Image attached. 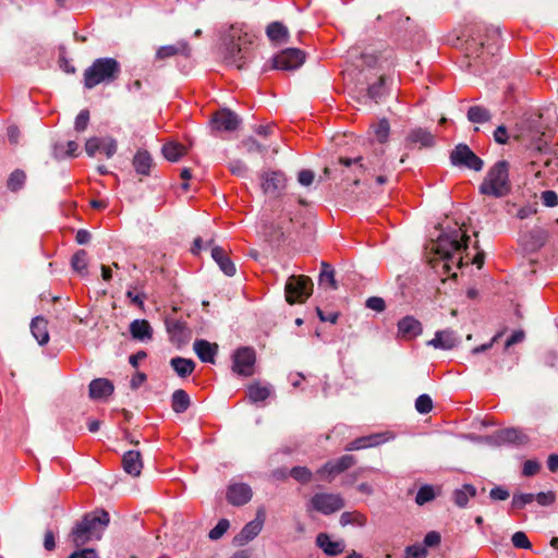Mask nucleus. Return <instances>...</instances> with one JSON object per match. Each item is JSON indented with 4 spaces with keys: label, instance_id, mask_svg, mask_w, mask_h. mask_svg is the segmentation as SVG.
<instances>
[{
    "label": "nucleus",
    "instance_id": "nucleus-1",
    "mask_svg": "<svg viewBox=\"0 0 558 558\" xmlns=\"http://www.w3.org/2000/svg\"><path fill=\"white\" fill-rule=\"evenodd\" d=\"M253 41L254 35L246 31L244 24L235 23L223 28L221 43L225 62L242 70L250 59V46Z\"/></svg>",
    "mask_w": 558,
    "mask_h": 558
},
{
    "label": "nucleus",
    "instance_id": "nucleus-2",
    "mask_svg": "<svg viewBox=\"0 0 558 558\" xmlns=\"http://www.w3.org/2000/svg\"><path fill=\"white\" fill-rule=\"evenodd\" d=\"M109 523V514L106 511L88 513L78 521L69 537L76 547L84 546L93 539H99L105 527Z\"/></svg>",
    "mask_w": 558,
    "mask_h": 558
},
{
    "label": "nucleus",
    "instance_id": "nucleus-3",
    "mask_svg": "<svg viewBox=\"0 0 558 558\" xmlns=\"http://www.w3.org/2000/svg\"><path fill=\"white\" fill-rule=\"evenodd\" d=\"M509 162L506 160L497 161L487 172L485 179L480 185V192L483 195L496 198L508 195L511 191L509 180Z\"/></svg>",
    "mask_w": 558,
    "mask_h": 558
},
{
    "label": "nucleus",
    "instance_id": "nucleus-4",
    "mask_svg": "<svg viewBox=\"0 0 558 558\" xmlns=\"http://www.w3.org/2000/svg\"><path fill=\"white\" fill-rule=\"evenodd\" d=\"M120 73V64L113 58L96 59L84 71V86L88 89L99 84L112 83Z\"/></svg>",
    "mask_w": 558,
    "mask_h": 558
},
{
    "label": "nucleus",
    "instance_id": "nucleus-5",
    "mask_svg": "<svg viewBox=\"0 0 558 558\" xmlns=\"http://www.w3.org/2000/svg\"><path fill=\"white\" fill-rule=\"evenodd\" d=\"M470 236L465 233L459 235L458 231L454 234L440 235L432 250L440 258L446 260L444 268L449 271V262H453L454 255L468 247Z\"/></svg>",
    "mask_w": 558,
    "mask_h": 558
},
{
    "label": "nucleus",
    "instance_id": "nucleus-6",
    "mask_svg": "<svg viewBox=\"0 0 558 558\" xmlns=\"http://www.w3.org/2000/svg\"><path fill=\"white\" fill-rule=\"evenodd\" d=\"M520 134L518 137L529 138L538 150L547 146V141L543 137L547 126L543 122V114L539 112H532L524 116L519 124Z\"/></svg>",
    "mask_w": 558,
    "mask_h": 558
},
{
    "label": "nucleus",
    "instance_id": "nucleus-7",
    "mask_svg": "<svg viewBox=\"0 0 558 558\" xmlns=\"http://www.w3.org/2000/svg\"><path fill=\"white\" fill-rule=\"evenodd\" d=\"M286 300L289 304L304 303L313 292V281L307 276L292 275L286 283Z\"/></svg>",
    "mask_w": 558,
    "mask_h": 558
},
{
    "label": "nucleus",
    "instance_id": "nucleus-8",
    "mask_svg": "<svg viewBox=\"0 0 558 558\" xmlns=\"http://www.w3.org/2000/svg\"><path fill=\"white\" fill-rule=\"evenodd\" d=\"M344 499L340 494L317 493L310 500L311 509L325 515L332 514L344 508Z\"/></svg>",
    "mask_w": 558,
    "mask_h": 558
},
{
    "label": "nucleus",
    "instance_id": "nucleus-9",
    "mask_svg": "<svg viewBox=\"0 0 558 558\" xmlns=\"http://www.w3.org/2000/svg\"><path fill=\"white\" fill-rule=\"evenodd\" d=\"M361 159L356 158H339L338 162L333 165V179L341 181H352L353 184H359L362 179H365L366 173H360L356 166Z\"/></svg>",
    "mask_w": 558,
    "mask_h": 558
},
{
    "label": "nucleus",
    "instance_id": "nucleus-10",
    "mask_svg": "<svg viewBox=\"0 0 558 558\" xmlns=\"http://www.w3.org/2000/svg\"><path fill=\"white\" fill-rule=\"evenodd\" d=\"M450 161L453 166L465 167L474 171L483 168V160L477 157L465 144H459L450 154Z\"/></svg>",
    "mask_w": 558,
    "mask_h": 558
},
{
    "label": "nucleus",
    "instance_id": "nucleus-11",
    "mask_svg": "<svg viewBox=\"0 0 558 558\" xmlns=\"http://www.w3.org/2000/svg\"><path fill=\"white\" fill-rule=\"evenodd\" d=\"M384 155L385 149L380 147L375 148L367 156L357 157L361 161L356 166V169L360 173H366L367 177H374L377 172H384L386 167Z\"/></svg>",
    "mask_w": 558,
    "mask_h": 558
},
{
    "label": "nucleus",
    "instance_id": "nucleus-12",
    "mask_svg": "<svg viewBox=\"0 0 558 558\" xmlns=\"http://www.w3.org/2000/svg\"><path fill=\"white\" fill-rule=\"evenodd\" d=\"M305 54L298 48H288L275 56L272 68L277 70L292 71L303 64Z\"/></svg>",
    "mask_w": 558,
    "mask_h": 558
},
{
    "label": "nucleus",
    "instance_id": "nucleus-13",
    "mask_svg": "<svg viewBox=\"0 0 558 558\" xmlns=\"http://www.w3.org/2000/svg\"><path fill=\"white\" fill-rule=\"evenodd\" d=\"M356 460L353 456L345 454L341 458L326 462L317 470V475L327 482H331L336 475L347 471L355 464Z\"/></svg>",
    "mask_w": 558,
    "mask_h": 558
},
{
    "label": "nucleus",
    "instance_id": "nucleus-14",
    "mask_svg": "<svg viewBox=\"0 0 558 558\" xmlns=\"http://www.w3.org/2000/svg\"><path fill=\"white\" fill-rule=\"evenodd\" d=\"M265 522V510L263 508L257 509L256 518L246 523L243 529L233 538L235 546H244L248 542L253 541L262 531Z\"/></svg>",
    "mask_w": 558,
    "mask_h": 558
},
{
    "label": "nucleus",
    "instance_id": "nucleus-15",
    "mask_svg": "<svg viewBox=\"0 0 558 558\" xmlns=\"http://www.w3.org/2000/svg\"><path fill=\"white\" fill-rule=\"evenodd\" d=\"M256 361L255 351L251 348H241L233 354L232 369L241 376H252Z\"/></svg>",
    "mask_w": 558,
    "mask_h": 558
},
{
    "label": "nucleus",
    "instance_id": "nucleus-16",
    "mask_svg": "<svg viewBox=\"0 0 558 558\" xmlns=\"http://www.w3.org/2000/svg\"><path fill=\"white\" fill-rule=\"evenodd\" d=\"M420 148H428L435 145V135L423 128L411 130L405 137V147L409 149L417 146Z\"/></svg>",
    "mask_w": 558,
    "mask_h": 558
},
{
    "label": "nucleus",
    "instance_id": "nucleus-17",
    "mask_svg": "<svg viewBox=\"0 0 558 558\" xmlns=\"http://www.w3.org/2000/svg\"><path fill=\"white\" fill-rule=\"evenodd\" d=\"M239 124V117L229 109L217 111L211 119L213 129L217 131L231 132L236 130Z\"/></svg>",
    "mask_w": 558,
    "mask_h": 558
},
{
    "label": "nucleus",
    "instance_id": "nucleus-18",
    "mask_svg": "<svg viewBox=\"0 0 558 558\" xmlns=\"http://www.w3.org/2000/svg\"><path fill=\"white\" fill-rule=\"evenodd\" d=\"M252 496V488L244 483L230 484L227 489V500L236 507L246 505Z\"/></svg>",
    "mask_w": 558,
    "mask_h": 558
},
{
    "label": "nucleus",
    "instance_id": "nucleus-19",
    "mask_svg": "<svg viewBox=\"0 0 558 558\" xmlns=\"http://www.w3.org/2000/svg\"><path fill=\"white\" fill-rule=\"evenodd\" d=\"M260 186L265 194L277 195L286 186L284 174L280 171L265 172L260 177Z\"/></svg>",
    "mask_w": 558,
    "mask_h": 558
},
{
    "label": "nucleus",
    "instance_id": "nucleus-20",
    "mask_svg": "<svg viewBox=\"0 0 558 558\" xmlns=\"http://www.w3.org/2000/svg\"><path fill=\"white\" fill-rule=\"evenodd\" d=\"M498 444H511L515 446H525L530 439L529 436L521 429L509 427L498 430L495 434Z\"/></svg>",
    "mask_w": 558,
    "mask_h": 558
},
{
    "label": "nucleus",
    "instance_id": "nucleus-21",
    "mask_svg": "<svg viewBox=\"0 0 558 558\" xmlns=\"http://www.w3.org/2000/svg\"><path fill=\"white\" fill-rule=\"evenodd\" d=\"M392 436L389 433L384 434H373L368 436H363L354 439L345 446V450L355 451L360 449L371 448L378 446L387 440L391 439Z\"/></svg>",
    "mask_w": 558,
    "mask_h": 558
},
{
    "label": "nucleus",
    "instance_id": "nucleus-22",
    "mask_svg": "<svg viewBox=\"0 0 558 558\" xmlns=\"http://www.w3.org/2000/svg\"><path fill=\"white\" fill-rule=\"evenodd\" d=\"M422 331V324L413 316H405L398 323V335L403 339H413Z\"/></svg>",
    "mask_w": 558,
    "mask_h": 558
},
{
    "label": "nucleus",
    "instance_id": "nucleus-23",
    "mask_svg": "<svg viewBox=\"0 0 558 558\" xmlns=\"http://www.w3.org/2000/svg\"><path fill=\"white\" fill-rule=\"evenodd\" d=\"M459 338L453 330L446 329L437 331L435 338L427 342L435 349L451 350L458 344Z\"/></svg>",
    "mask_w": 558,
    "mask_h": 558
},
{
    "label": "nucleus",
    "instance_id": "nucleus-24",
    "mask_svg": "<svg viewBox=\"0 0 558 558\" xmlns=\"http://www.w3.org/2000/svg\"><path fill=\"white\" fill-rule=\"evenodd\" d=\"M548 233L542 228H535L521 235L522 244L530 251H537L546 243Z\"/></svg>",
    "mask_w": 558,
    "mask_h": 558
},
{
    "label": "nucleus",
    "instance_id": "nucleus-25",
    "mask_svg": "<svg viewBox=\"0 0 558 558\" xmlns=\"http://www.w3.org/2000/svg\"><path fill=\"white\" fill-rule=\"evenodd\" d=\"M316 545L328 556H336L344 551V541H332L327 533L316 536Z\"/></svg>",
    "mask_w": 558,
    "mask_h": 558
},
{
    "label": "nucleus",
    "instance_id": "nucleus-26",
    "mask_svg": "<svg viewBox=\"0 0 558 558\" xmlns=\"http://www.w3.org/2000/svg\"><path fill=\"white\" fill-rule=\"evenodd\" d=\"M122 465L128 474L134 477L138 476L143 469L141 452L137 450H130L125 452L122 458Z\"/></svg>",
    "mask_w": 558,
    "mask_h": 558
},
{
    "label": "nucleus",
    "instance_id": "nucleus-27",
    "mask_svg": "<svg viewBox=\"0 0 558 558\" xmlns=\"http://www.w3.org/2000/svg\"><path fill=\"white\" fill-rule=\"evenodd\" d=\"M114 390L113 384L107 378H97L90 381L89 397L94 400L110 396Z\"/></svg>",
    "mask_w": 558,
    "mask_h": 558
},
{
    "label": "nucleus",
    "instance_id": "nucleus-28",
    "mask_svg": "<svg viewBox=\"0 0 558 558\" xmlns=\"http://www.w3.org/2000/svg\"><path fill=\"white\" fill-rule=\"evenodd\" d=\"M193 349L202 362H215V356L218 352V345L216 343H210L207 340L201 339L194 342Z\"/></svg>",
    "mask_w": 558,
    "mask_h": 558
},
{
    "label": "nucleus",
    "instance_id": "nucleus-29",
    "mask_svg": "<svg viewBox=\"0 0 558 558\" xmlns=\"http://www.w3.org/2000/svg\"><path fill=\"white\" fill-rule=\"evenodd\" d=\"M211 257L227 276H233L235 274V265L222 247L214 246L211 248Z\"/></svg>",
    "mask_w": 558,
    "mask_h": 558
},
{
    "label": "nucleus",
    "instance_id": "nucleus-30",
    "mask_svg": "<svg viewBox=\"0 0 558 558\" xmlns=\"http://www.w3.org/2000/svg\"><path fill=\"white\" fill-rule=\"evenodd\" d=\"M266 34L270 41L281 45L288 43L290 33L287 26L280 22H272L266 28Z\"/></svg>",
    "mask_w": 558,
    "mask_h": 558
},
{
    "label": "nucleus",
    "instance_id": "nucleus-31",
    "mask_svg": "<svg viewBox=\"0 0 558 558\" xmlns=\"http://www.w3.org/2000/svg\"><path fill=\"white\" fill-rule=\"evenodd\" d=\"M31 331L40 345L48 343V322L43 316H37L32 320Z\"/></svg>",
    "mask_w": 558,
    "mask_h": 558
},
{
    "label": "nucleus",
    "instance_id": "nucleus-32",
    "mask_svg": "<svg viewBox=\"0 0 558 558\" xmlns=\"http://www.w3.org/2000/svg\"><path fill=\"white\" fill-rule=\"evenodd\" d=\"M133 167L138 174L148 175L153 167V158L147 150H138L133 158Z\"/></svg>",
    "mask_w": 558,
    "mask_h": 558
},
{
    "label": "nucleus",
    "instance_id": "nucleus-33",
    "mask_svg": "<svg viewBox=\"0 0 558 558\" xmlns=\"http://www.w3.org/2000/svg\"><path fill=\"white\" fill-rule=\"evenodd\" d=\"M476 488L472 484H464L461 488L453 490L452 499L454 504L460 507H466L469 500L476 496Z\"/></svg>",
    "mask_w": 558,
    "mask_h": 558
},
{
    "label": "nucleus",
    "instance_id": "nucleus-34",
    "mask_svg": "<svg viewBox=\"0 0 558 558\" xmlns=\"http://www.w3.org/2000/svg\"><path fill=\"white\" fill-rule=\"evenodd\" d=\"M130 332L136 340L151 339V327L145 319H135L130 325Z\"/></svg>",
    "mask_w": 558,
    "mask_h": 558
},
{
    "label": "nucleus",
    "instance_id": "nucleus-35",
    "mask_svg": "<svg viewBox=\"0 0 558 558\" xmlns=\"http://www.w3.org/2000/svg\"><path fill=\"white\" fill-rule=\"evenodd\" d=\"M189 45L186 43H179L178 45H168L160 47L156 52L157 60H165L178 53L189 54Z\"/></svg>",
    "mask_w": 558,
    "mask_h": 558
},
{
    "label": "nucleus",
    "instance_id": "nucleus-36",
    "mask_svg": "<svg viewBox=\"0 0 558 558\" xmlns=\"http://www.w3.org/2000/svg\"><path fill=\"white\" fill-rule=\"evenodd\" d=\"M186 154V147L177 142H168L162 146L163 157L172 162L178 161Z\"/></svg>",
    "mask_w": 558,
    "mask_h": 558
},
{
    "label": "nucleus",
    "instance_id": "nucleus-37",
    "mask_svg": "<svg viewBox=\"0 0 558 558\" xmlns=\"http://www.w3.org/2000/svg\"><path fill=\"white\" fill-rule=\"evenodd\" d=\"M191 404L189 395L183 389H177L171 397V407L175 413L185 412Z\"/></svg>",
    "mask_w": 558,
    "mask_h": 558
},
{
    "label": "nucleus",
    "instance_id": "nucleus-38",
    "mask_svg": "<svg viewBox=\"0 0 558 558\" xmlns=\"http://www.w3.org/2000/svg\"><path fill=\"white\" fill-rule=\"evenodd\" d=\"M170 364L180 377L191 375L195 368V363L192 360L179 356L171 359Z\"/></svg>",
    "mask_w": 558,
    "mask_h": 558
},
{
    "label": "nucleus",
    "instance_id": "nucleus-39",
    "mask_svg": "<svg viewBox=\"0 0 558 558\" xmlns=\"http://www.w3.org/2000/svg\"><path fill=\"white\" fill-rule=\"evenodd\" d=\"M270 396V389L262 386L259 383H253L247 387V398L251 402H259L266 400Z\"/></svg>",
    "mask_w": 558,
    "mask_h": 558
},
{
    "label": "nucleus",
    "instance_id": "nucleus-40",
    "mask_svg": "<svg viewBox=\"0 0 558 558\" xmlns=\"http://www.w3.org/2000/svg\"><path fill=\"white\" fill-rule=\"evenodd\" d=\"M466 116L472 123H486L492 119L490 111L482 106L470 107Z\"/></svg>",
    "mask_w": 558,
    "mask_h": 558
},
{
    "label": "nucleus",
    "instance_id": "nucleus-41",
    "mask_svg": "<svg viewBox=\"0 0 558 558\" xmlns=\"http://www.w3.org/2000/svg\"><path fill=\"white\" fill-rule=\"evenodd\" d=\"M71 265L82 276L87 275L88 258L85 250L77 251L71 258Z\"/></svg>",
    "mask_w": 558,
    "mask_h": 558
},
{
    "label": "nucleus",
    "instance_id": "nucleus-42",
    "mask_svg": "<svg viewBox=\"0 0 558 558\" xmlns=\"http://www.w3.org/2000/svg\"><path fill=\"white\" fill-rule=\"evenodd\" d=\"M366 523V517L359 511H347L340 515V524L345 525H357L364 526Z\"/></svg>",
    "mask_w": 558,
    "mask_h": 558
},
{
    "label": "nucleus",
    "instance_id": "nucleus-43",
    "mask_svg": "<svg viewBox=\"0 0 558 558\" xmlns=\"http://www.w3.org/2000/svg\"><path fill=\"white\" fill-rule=\"evenodd\" d=\"M25 182L26 173L21 169H16L9 175L7 181V187L11 192H17L24 186Z\"/></svg>",
    "mask_w": 558,
    "mask_h": 558
},
{
    "label": "nucleus",
    "instance_id": "nucleus-44",
    "mask_svg": "<svg viewBox=\"0 0 558 558\" xmlns=\"http://www.w3.org/2000/svg\"><path fill=\"white\" fill-rule=\"evenodd\" d=\"M535 501V495L531 493H514L511 500V507L514 510H521L526 505Z\"/></svg>",
    "mask_w": 558,
    "mask_h": 558
},
{
    "label": "nucleus",
    "instance_id": "nucleus-45",
    "mask_svg": "<svg viewBox=\"0 0 558 558\" xmlns=\"http://www.w3.org/2000/svg\"><path fill=\"white\" fill-rule=\"evenodd\" d=\"M320 266H322V271H320V275H319V283L320 284L329 283L331 289H333V290L337 289V282H336V279H335V271H333V269L326 262H322Z\"/></svg>",
    "mask_w": 558,
    "mask_h": 558
},
{
    "label": "nucleus",
    "instance_id": "nucleus-46",
    "mask_svg": "<svg viewBox=\"0 0 558 558\" xmlns=\"http://www.w3.org/2000/svg\"><path fill=\"white\" fill-rule=\"evenodd\" d=\"M386 93V77L380 76L377 82L372 84L368 87V96L371 99L375 100L376 102L385 95Z\"/></svg>",
    "mask_w": 558,
    "mask_h": 558
},
{
    "label": "nucleus",
    "instance_id": "nucleus-47",
    "mask_svg": "<svg viewBox=\"0 0 558 558\" xmlns=\"http://www.w3.org/2000/svg\"><path fill=\"white\" fill-rule=\"evenodd\" d=\"M374 134L380 144L388 141L390 134V125L387 119H381L377 125L374 126Z\"/></svg>",
    "mask_w": 558,
    "mask_h": 558
},
{
    "label": "nucleus",
    "instance_id": "nucleus-48",
    "mask_svg": "<svg viewBox=\"0 0 558 558\" xmlns=\"http://www.w3.org/2000/svg\"><path fill=\"white\" fill-rule=\"evenodd\" d=\"M290 475L302 484H307L312 481L313 473L306 466H294L290 471Z\"/></svg>",
    "mask_w": 558,
    "mask_h": 558
},
{
    "label": "nucleus",
    "instance_id": "nucleus-49",
    "mask_svg": "<svg viewBox=\"0 0 558 558\" xmlns=\"http://www.w3.org/2000/svg\"><path fill=\"white\" fill-rule=\"evenodd\" d=\"M435 498V492L433 486L424 485L422 486L415 497V502L420 506H423L426 502L432 501Z\"/></svg>",
    "mask_w": 558,
    "mask_h": 558
},
{
    "label": "nucleus",
    "instance_id": "nucleus-50",
    "mask_svg": "<svg viewBox=\"0 0 558 558\" xmlns=\"http://www.w3.org/2000/svg\"><path fill=\"white\" fill-rule=\"evenodd\" d=\"M415 409L421 414H426L433 409V400L428 395H421L415 400Z\"/></svg>",
    "mask_w": 558,
    "mask_h": 558
},
{
    "label": "nucleus",
    "instance_id": "nucleus-51",
    "mask_svg": "<svg viewBox=\"0 0 558 558\" xmlns=\"http://www.w3.org/2000/svg\"><path fill=\"white\" fill-rule=\"evenodd\" d=\"M242 146L248 154H258L262 155L265 153L266 147L259 144L255 138L247 137L242 141Z\"/></svg>",
    "mask_w": 558,
    "mask_h": 558
},
{
    "label": "nucleus",
    "instance_id": "nucleus-52",
    "mask_svg": "<svg viewBox=\"0 0 558 558\" xmlns=\"http://www.w3.org/2000/svg\"><path fill=\"white\" fill-rule=\"evenodd\" d=\"M230 523L227 519H221L218 521L216 526L209 531L208 537L211 541L219 539L229 529Z\"/></svg>",
    "mask_w": 558,
    "mask_h": 558
},
{
    "label": "nucleus",
    "instance_id": "nucleus-53",
    "mask_svg": "<svg viewBox=\"0 0 558 558\" xmlns=\"http://www.w3.org/2000/svg\"><path fill=\"white\" fill-rule=\"evenodd\" d=\"M511 541H512L513 546L517 547V548L529 549L532 546V544L529 541L526 534L524 532H521V531L515 532L512 535Z\"/></svg>",
    "mask_w": 558,
    "mask_h": 558
},
{
    "label": "nucleus",
    "instance_id": "nucleus-54",
    "mask_svg": "<svg viewBox=\"0 0 558 558\" xmlns=\"http://www.w3.org/2000/svg\"><path fill=\"white\" fill-rule=\"evenodd\" d=\"M405 557L404 558H426L427 550L422 545H412L408 546L404 550Z\"/></svg>",
    "mask_w": 558,
    "mask_h": 558
},
{
    "label": "nucleus",
    "instance_id": "nucleus-55",
    "mask_svg": "<svg viewBox=\"0 0 558 558\" xmlns=\"http://www.w3.org/2000/svg\"><path fill=\"white\" fill-rule=\"evenodd\" d=\"M366 307L373 310L377 313H381L386 308V302L383 298L379 296H371L366 300Z\"/></svg>",
    "mask_w": 558,
    "mask_h": 558
},
{
    "label": "nucleus",
    "instance_id": "nucleus-56",
    "mask_svg": "<svg viewBox=\"0 0 558 558\" xmlns=\"http://www.w3.org/2000/svg\"><path fill=\"white\" fill-rule=\"evenodd\" d=\"M489 497L495 501H504L510 497V493L507 488L502 486H496L490 489Z\"/></svg>",
    "mask_w": 558,
    "mask_h": 558
},
{
    "label": "nucleus",
    "instance_id": "nucleus-57",
    "mask_svg": "<svg viewBox=\"0 0 558 558\" xmlns=\"http://www.w3.org/2000/svg\"><path fill=\"white\" fill-rule=\"evenodd\" d=\"M541 470V464L536 460H526L523 463L522 473L525 476H533L537 474Z\"/></svg>",
    "mask_w": 558,
    "mask_h": 558
},
{
    "label": "nucleus",
    "instance_id": "nucleus-58",
    "mask_svg": "<svg viewBox=\"0 0 558 558\" xmlns=\"http://www.w3.org/2000/svg\"><path fill=\"white\" fill-rule=\"evenodd\" d=\"M535 500L541 506H549L555 502L556 495L551 490L546 492V493L542 492V493H538L535 495Z\"/></svg>",
    "mask_w": 558,
    "mask_h": 558
},
{
    "label": "nucleus",
    "instance_id": "nucleus-59",
    "mask_svg": "<svg viewBox=\"0 0 558 558\" xmlns=\"http://www.w3.org/2000/svg\"><path fill=\"white\" fill-rule=\"evenodd\" d=\"M102 141L98 137H92L87 140L85 144V150L89 157H94L96 151L101 148Z\"/></svg>",
    "mask_w": 558,
    "mask_h": 558
},
{
    "label": "nucleus",
    "instance_id": "nucleus-60",
    "mask_svg": "<svg viewBox=\"0 0 558 558\" xmlns=\"http://www.w3.org/2000/svg\"><path fill=\"white\" fill-rule=\"evenodd\" d=\"M89 121V112L87 110H82L76 119H75V130L77 132H82L87 128Z\"/></svg>",
    "mask_w": 558,
    "mask_h": 558
},
{
    "label": "nucleus",
    "instance_id": "nucleus-61",
    "mask_svg": "<svg viewBox=\"0 0 558 558\" xmlns=\"http://www.w3.org/2000/svg\"><path fill=\"white\" fill-rule=\"evenodd\" d=\"M100 149L106 154L107 158H111L117 151V142L113 138H105Z\"/></svg>",
    "mask_w": 558,
    "mask_h": 558
},
{
    "label": "nucleus",
    "instance_id": "nucleus-62",
    "mask_svg": "<svg viewBox=\"0 0 558 558\" xmlns=\"http://www.w3.org/2000/svg\"><path fill=\"white\" fill-rule=\"evenodd\" d=\"M543 204L547 207H555L558 205V195L554 191H545L541 195Z\"/></svg>",
    "mask_w": 558,
    "mask_h": 558
},
{
    "label": "nucleus",
    "instance_id": "nucleus-63",
    "mask_svg": "<svg viewBox=\"0 0 558 558\" xmlns=\"http://www.w3.org/2000/svg\"><path fill=\"white\" fill-rule=\"evenodd\" d=\"M315 179V173L312 170H302L299 172L298 181L304 186H310Z\"/></svg>",
    "mask_w": 558,
    "mask_h": 558
},
{
    "label": "nucleus",
    "instance_id": "nucleus-64",
    "mask_svg": "<svg viewBox=\"0 0 558 558\" xmlns=\"http://www.w3.org/2000/svg\"><path fill=\"white\" fill-rule=\"evenodd\" d=\"M68 558H98V555L96 550L92 548H85L74 551Z\"/></svg>",
    "mask_w": 558,
    "mask_h": 558
}]
</instances>
